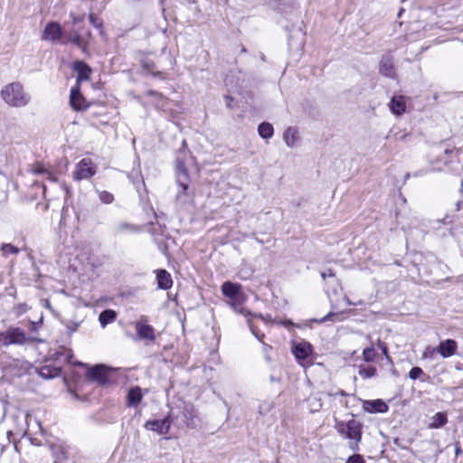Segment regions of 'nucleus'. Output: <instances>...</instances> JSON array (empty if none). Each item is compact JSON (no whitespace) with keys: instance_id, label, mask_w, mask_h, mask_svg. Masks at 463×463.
Here are the masks:
<instances>
[{"instance_id":"13","label":"nucleus","mask_w":463,"mask_h":463,"mask_svg":"<svg viewBox=\"0 0 463 463\" xmlns=\"http://www.w3.org/2000/svg\"><path fill=\"white\" fill-rule=\"evenodd\" d=\"M390 110L396 116H401L406 111V98L402 95H395L389 103Z\"/></svg>"},{"instance_id":"11","label":"nucleus","mask_w":463,"mask_h":463,"mask_svg":"<svg viewBox=\"0 0 463 463\" xmlns=\"http://www.w3.org/2000/svg\"><path fill=\"white\" fill-rule=\"evenodd\" d=\"M61 33L62 30L60 24L52 22L45 26L43 39L51 42H58L61 39Z\"/></svg>"},{"instance_id":"42","label":"nucleus","mask_w":463,"mask_h":463,"mask_svg":"<svg viewBox=\"0 0 463 463\" xmlns=\"http://www.w3.org/2000/svg\"><path fill=\"white\" fill-rule=\"evenodd\" d=\"M42 323H43V317L40 318V320L38 322H30V329L32 331H36Z\"/></svg>"},{"instance_id":"28","label":"nucleus","mask_w":463,"mask_h":463,"mask_svg":"<svg viewBox=\"0 0 463 463\" xmlns=\"http://www.w3.org/2000/svg\"><path fill=\"white\" fill-rule=\"evenodd\" d=\"M423 375H425L423 370L418 366L412 367L409 372V378L411 380L420 379Z\"/></svg>"},{"instance_id":"9","label":"nucleus","mask_w":463,"mask_h":463,"mask_svg":"<svg viewBox=\"0 0 463 463\" xmlns=\"http://www.w3.org/2000/svg\"><path fill=\"white\" fill-rule=\"evenodd\" d=\"M458 349V344L453 339L441 341L433 352L439 353L443 358H449L454 355Z\"/></svg>"},{"instance_id":"54","label":"nucleus","mask_w":463,"mask_h":463,"mask_svg":"<svg viewBox=\"0 0 463 463\" xmlns=\"http://www.w3.org/2000/svg\"><path fill=\"white\" fill-rule=\"evenodd\" d=\"M460 192L463 193V179H462L461 184H460Z\"/></svg>"},{"instance_id":"48","label":"nucleus","mask_w":463,"mask_h":463,"mask_svg":"<svg viewBox=\"0 0 463 463\" xmlns=\"http://www.w3.org/2000/svg\"><path fill=\"white\" fill-rule=\"evenodd\" d=\"M336 394H339V395H341V396H347V393H346L345 391H343V390H340V391H339L338 392H336L335 394H331V393H330L329 395H330V396H334V395H336Z\"/></svg>"},{"instance_id":"33","label":"nucleus","mask_w":463,"mask_h":463,"mask_svg":"<svg viewBox=\"0 0 463 463\" xmlns=\"http://www.w3.org/2000/svg\"><path fill=\"white\" fill-rule=\"evenodd\" d=\"M177 171H178V176H180L182 180L187 179V171L183 163L178 162Z\"/></svg>"},{"instance_id":"10","label":"nucleus","mask_w":463,"mask_h":463,"mask_svg":"<svg viewBox=\"0 0 463 463\" xmlns=\"http://www.w3.org/2000/svg\"><path fill=\"white\" fill-rule=\"evenodd\" d=\"M171 422L168 418L148 420L145 424L146 430L156 431L158 434H166L170 429Z\"/></svg>"},{"instance_id":"19","label":"nucleus","mask_w":463,"mask_h":463,"mask_svg":"<svg viewBox=\"0 0 463 463\" xmlns=\"http://www.w3.org/2000/svg\"><path fill=\"white\" fill-rule=\"evenodd\" d=\"M143 398L142 391L139 387L136 386L129 390L127 400L128 405L134 407L138 405Z\"/></svg>"},{"instance_id":"44","label":"nucleus","mask_w":463,"mask_h":463,"mask_svg":"<svg viewBox=\"0 0 463 463\" xmlns=\"http://www.w3.org/2000/svg\"><path fill=\"white\" fill-rule=\"evenodd\" d=\"M90 21L96 27L100 25V24L98 23L97 18L93 14H90Z\"/></svg>"},{"instance_id":"29","label":"nucleus","mask_w":463,"mask_h":463,"mask_svg":"<svg viewBox=\"0 0 463 463\" xmlns=\"http://www.w3.org/2000/svg\"><path fill=\"white\" fill-rule=\"evenodd\" d=\"M99 198L104 203H111L114 201V196L112 194L107 191H99Z\"/></svg>"},{"instance_id":"36","label":"nucleus","mask_w":463,"mask_h":463,"mask_svg":"<svg viewBox=\"0 0 463 463\" xmlns=\"http://www.w3.org/2000/svg\"><path fill=\"white\" fill-rule=\"evenodd\" d=\"M70 41L74 43L76 46L80 47V48H82L84 50V47H83V41L81 39V37L80 36V34H75L73 36H71L70 38Z\"/></svg>"},{"instance_id":"24","label":"nucleus","mask_w":463,"mask_h":463,"mask_svg":"<svg viewBox=\"0 0 463 463\" xmlns=\"http://www.w3.org/2000/svg\"><path fill=\"white\" fill-rule=\"evenodd\" d=\"M259 135L265 139L270 138L274 134L273 126L268 122H262L258 127Z\"/></svg>"},{"instance_id":"45","label":"nucleus","mask_w":463,"mask_h":463,"mask_svg":"<svg viewBox=\"0 0 463 463\" xmlns=\"http://www.w3.org/2000/svg\"><path fill=\"white\" fill-rule=\"evenodd\" d=\"M455 454H456V457L462 454V449H461V447H460V444L458 441L455 443Z\"/></svg>"},{"instance_id":"39","label":"nucleus","mask_w":463,"mask_h":463,"mask_svg":"<svg viewBox=\"0 0 463 463\" xmlns=\"http://www.w3.org/2000/svg\"><path fill=\"white\" fill-rule=\"evenodd\" d=\"M49 369L48 367H43L41 370H40V374L44 377V378H51L52 376H54V374H50L49 373ZM58 374V370L55 369V375Z\"/></svg>"},{"instance_id":"38","label":"nucleus","mask_w":463,"mask_h":463,"mask_svg":"<svg viewBox=\"0 0 463 463\" xmlns=\"http://www.w3.org/2000/svg\"><path fill=\"white\" fill-rule=\"evenodd\" d=\"M336 314L334 313V312H329L327 315H326L324 317H322L321 319H312L311 321H314V322H317V323H324L326 321H329V320H332V317H335Z\"/></svg>"},{"instance_id":"46","label":"nucleus","mask_w":463,"mask_h":463,"mask_svg":"<svg viewBox=\"0 0 463 463\" xmlns=\"http://www.w3.org/2000/svg\"><path fill=\"white\" fill-rule=\"evenodd\" d=\"M250 86V80L249 79H243L242 80V84L241 86H239V87L242 88V89H248Z\"/></svg>"},{"instance_id":"49","label":"nucleus","mask_w":463,"mask_h":463,"mask_svg":"<svg viewBox=\"0 0 463 463\" xmlns=\"http://www.w3.org/2000/svg\"><path fill=\"white\" fill-rule=\"evenodd\" d=\"M461 203H462V202H460V201H458V202L456 203V208H457V210H458V211H459V210H460Z\"/></svg>"},{"instance_id":"41","label":"nucleus","mask_w":463,"mask_h":463,"mask_svg":"<svg viewBox=\"0 0 463 463\" xmlns=\"http://www.w3.org/2000/svg\"><path fill=\"white\" fill-rule=\"evenodd\" d=\"M378 346L382 350L383 354L386 356V358L388 360H390V356L388 354V348H387L386 345L379 340L378 341Z\"/></svg>"},{"instance_id":"40","label":"nucleus","mask_w":463,"mask_h":463,"mask_svg":"<svg viewBox=\"0 0 463 463\" xmlns=\"http://www.w3.org/2000/svg\"><path fill=\"white\" fill-rule=\"evenodd\" d=\"M146 95L147 96H156L160 99V100L162 101V104H161V107H164L165 106V98L162 94L158 93L157 91H155V90H148L146 92Z\"/></svg>"},{"instance_id":"47","label":"nucleus","mask_w":463,"mask_h":463,"mask_svg":"<svg viewBox=\"0 0 463 463\" xmlns=\"http://www.w3.org/2000/svg\"><path fill=\"white\" fill-rule=\"evenodd\" d=\"M280 323L285 326H295V324H293L290 320L281 321Z\"/></svg>"},{"instance_id":"22","label":"nucleus","mask_w":463,"mask_h":463,"mask_svg":"<svg viewBox=\"0 0 463 463\" xmlns=\"http://www.w3.org/2000/svg\"><path fill=\"white\" fill-rule=\"evenodd\" d=\"M358 374L364 380L370 379L376 376L377 369L374 366L360 364L358 366Z\"/></svg>"},{"instance_id":"51","label":"nucleus","mask_w":463,"mask_h":463,"mask_svg":"<svg viewBox=\"0 0 463 463\" xmlns=\"http://www.w3.org/2000/svg\"><path fill=\"white\" fill-rule=\"evenodd\" d=\"M444 153H445L446 155L452 154V153H453V149H446V150L444 151Z\"/></svg>"},{"instance_id":"34","label":"nucleus","mask_w":463,"mask_h":463,"mask_svg":"<svg viewBox=\"0 0 463 463\" xmlns=\"http://www.w3.org/2000/svg\"><path fill=\"white\" fill-rule=\"evenodd\" d=\"M345 463H365V461L360 454H354L347 458Z\"/></svg>"},{"instance_id":"35","label":"nucleus","mask_w":463,"mask_h":463,"mask_svg":"<svg viewBox=\"0 0 463 463\" xmlns=\"http://www.w3.org/2000/svg\"><path fill=\"white\" fill-rule=\"evenodd\" d=\"M224 296L232 298V281H226L222 288Z\"/></svg>"},{"instance_id":"37","label":"nucleus","mask_w":463,"mask_h":463,"mask_svg":"<svg viewBox=\"0 0 463 463\" xmlns=\"http://www.w3.org/2000/svg\"><path fill=\"white\" fill-rule=\"evenodd\" d=\"M79 327V323L74 321H69L66 324V328L70 334L75 332Z\"/></svg>"},{"instance_id":"1","label":"nucleus","mask_w":463,"mask_h":463,"mask_svg":"<svg viewBox=\"0 0 463 463\" xmlns=\"http://www.w3.org/2000/svg\"><path fill=\"white\" fill-rule=\"evenodd\" d=\"M0 94L2 99L13 108H24L31 101L30 95L24 90V86L17 81L4 86Z\"/></svg>"},{"instance_id":"57","label":"nucleus","mask_w":463,"mask_h":463,"mask_svg":"<svg viewBox=\"0 0 463 463\" xmlns=\"http://www.w3.org/2000/svg\"><path fill=\"white\" fill-rule=\"evenodd\" d=\"M260 413H262V407L260 408Z\"/></svg>"},{"instance_id":"14","label":"nucleus","mask_w":463,"mask_h":463,"mask_svg":"<svg viewBox=\"0 0 463 463\" xmlns=\"http://www.w3.org/2000/svg\"><path fill=\"white\" fill-rule=\"evenodd\" d=\"M363 408L365 411L370 413H383L388 411V405L380 399L373 401H364Z\"/></svg>"},{"instance_id":"55","label":"nucleus","mask_w":463,"mask_h":463,"mask_svg":"<svg viewBox=\"0 0 463 463\" xmlns=\"http://www.w3.org/2000/svg\"><path fill=\"white\" fill-rule=\"evenodd\" d=\"M241 52H246V50H245V48H244V47H242V48H241Z\"/></svg>"},{"instance_id":"31","label":"nucleus","mask_w":463,"mask_h":463,"mask_svg":"<svg viewBox=\"0 0 463 463\" xmlns=\"http://www.w3.org/2000/svg\"><path fill=\"white\" fill-rule=\"evenodd\" d=\"M2 251L4 255L16 254L18 253V249L11 244H5L2 247Z\"/></svg>"},{"instance_id":"7","label":"nucleus","mask_w":463,"mask_h":463,"mask_svg":"<svg viewBox=\"0 0 463 463\" xmlns=\"http://www.w3.org/2000/svg\"><path fill=\"white\" fill-rule=\"evenodd\" d=\"M312 353L313 345L306 340H302L292 346V354L298 362L306 360Z\"/></svg>"},{"instance_id":"17","label":"nucleus","mask_w":463,"mask_h":463,"mask_svg":"<svg viewBox=\"0 0 463 463\" xmlns=\"http://www.w3.org/2000/svg\"><path fill=\"white\" fill-rule=\"evenodd\" d=\"M380 73L388 78L395 77V70L393 67V63L392 58L390 56H384L382 58L380 61Z\"/></svg>"},{"instance_id":"27","label":"nucleus","mask_w":463,"mask_h":463,"mask_svg":"<svg viewBox=\"0 0 463 463\" xmlns=\"http://www.w3.org/2000/svg\"><path fill=\"white\" fill-rule=\"evenodd\" d=\"M363 359L367 362V363H371V362H373L376 355H377V353L375 351V349L373 347V346H370V347H366L363 350Z\"/></svg>"},{"instance_id":"52","label":"nucleus","mask_w":463,"mask_h":463,"mask_svg":"<svg viewBox=\"0 0 463 463\" xmlns=\"http://www.w3.org/2000/svg\"><path fill=\"white\" fill-rule=\"evenodd\" d=\"M80 21H82V18H77V17H75V18L73 19V22H74L75 24H76V23H78V22H80Z\"/></svg>"},{"instance_id":"20","label":"nucleus","mask_w":463,"mask_h":463,"mask_svg":"<svg viewBox=\"0 0 463 463\" xmlns=\"http://www.w3.org/2000/svg\"><path fill=\"white\" fill-rule=\"evenodd\" d=\"M117 318V313L112 309H106L99 314V320L104 328L108 324L114 322Z\"/></svg>"},{"instance_id":"4","label":"nucleus","mask_w":463,"mask_h":463,"mask_svg":"<svg viewBox=\"0 0 463 463\" xmlns=\"http://www.w3.org/2000/svg\"><path fill=\"white\" fill-rule=\"evenodd\" d=\"M97 172V169L90 158L81 159L77 165L76 169L73 172V179L80 181L83 179H90Z\"/></svg>"},{"instance_id":"16","label":"nucleus","mask_w":463,"mask_h":463,"mask_svg":"<svg viewBox=\"0 0 463 463\" xmlns=\"http://www.w3.org/2000/svg\"><path fill=\"white\" fill-rule=\"evenodd\" d=\"M115 234L138 233L141 227L129 222H119L113 227Z\"/></svg>"},{"instance_id":"15","label":"nucleus","mask_w":463,"mask_h":463,"mask_svg":"<svg viewBox=\"0 0 463 463\" xmlns=\"http://www.w3.org/2000/svg\"><path fill=\"white\" fill-rule=\"evenodd\" d=\"M73 68L78 73L77 85H79L81 81L89 80L91 69L85 62L77 61L74 62Z\"/></svg>"},{"instance_id":"53","label":"nucleus","mask_w":463,"mask_h":463,"mask_svg":"<svg viewBox=\"0 0 463 463\" xmlns=\"http://www.w3.org/2000/svg\"><path fill=\"white\" fill-rule=\"evenodd\" d=\"M321 406H322V404L320 402H317L315 410L317 411Z\"/></svg>"},{"instance_id":"12","label":"nucleus","mask_w":463,"mask_h":463,"mask_svg":"<svg viewBox=\"0 0 463 463\" xmlns=\"http://www.w3.org/2000/svg\"><path fill=\"white\" fill-rule=\"evenodd\" d=\"M88 378L104 384L108 381V374L104 365H96L91 367L87 372Z\"/></svg>"},{"instance_id":"43","label":"nucleus","mask_w":463,"mask_h":463,"mask_svg":"<svg viewBox=\"0 0 463 463\" xmlns=\"http://www.w3.org/2000/svg\"><path fill=\"white\" fill-rule=\"evenodd\" d=\"M335 276V273L331 270V269H328V270H326V271H323L321 273V277L325 279L327 277H334Z\"/></svg>"},{"instance_id":"21","label":"nucleus","mask_w":463,"mask_h":463,"mask_svg":"<svg viewBox=\"0 0 463 463\" xmlns=\"http://www.w3.org/2000/svg\"><path fill=\"white\" fill-rule=\"evenodd\" d=\"M185 180H182L180 176H177V183L180 187V190L176 194V201L181 203H186L187 200V190L188 184L184 182Z\"/></svg>"},{"instance_id":"5","label":"nucleus","mask_w":463,"mask_h":463,"mask_svg":"<svg viewBox=\"0 0 463 463\" xmlns=\"http://www.w3.org/2000/svg\"><path fill=\"white\" fill-rule=\"evenodd\" d=\"M248 296V293L242 290L240 284L233 283V310L245 317H256V315H253L249 309L240 307L244 301H246Z\"/></svg>"},{"instance_id":"23","label":"nucleus","mask_w":463,"mask_h":463,"mask_svg":"<svg viewBox=\"0 0 463 463\" xmlns=\"http://www.w3.org/2000/svg\"><path fill=\"white\" fill-rule=\"evenodd\" d=\"M283 138L288 146L293 147L298 140V131L294 128H288L284 132Z\"/></svg>"},{"instance_id":"18","label":"nucleus","mask_w":463,"mask_h":463,"mask_svg":"<svg viewBox=\"0 0 463 463\" xmlns=\"http://www.w3.org/2000/svg\"><path fill=\"white\" fill-rule=\"evenodd\" d=\"M156 280L158 288L161 289H169L173 285L172 277L165 269L157 270Z\"/></svg>"},{"instance_id":"3","label":"nucleus","mask_w":463,"mask_h":463,"mask_svg":"<svg viewBox=\"0 0 463 463\" xmlns=\"http://www.w3.org/2000/svg\"><path fill=\"white\" fill-rule=\"evenodd\" d=\"M29 337L19 327H11L5 332L0 333V346H7L10 345H24Z\"/></svg>"},{"instance_id":"6","label":"nucleus","mask_w":463,"mask_h":463,"mask_svg":"<svg viewBox=\"0 0 463 463\" xmlns=\"http://www.w3.org/2000/svg\"><path fill=\"white\" fill-rule=\"evenodd\" d=\"M135 328L140 339L154 341L156 339L155 329L147 324V318L141 317L135 324Z\"/></svg>"},{"instance_id":"30","label":"nucleus","mask_w":463,"mask_h":463,"mask_svg":"<svg viewBox=\"0 0 463 463\" xmlns=\"http://www.w3.org/2000/svg\"><path fill=\"white\" fill-rule=\"evenodd\" d=\"M248 324L250 326V329L252 333V335L260 342H263V339L265 337V335L261 333L260 330L257 329V327L252 324L250 319H248Z\"/></svg>"},{"instance_id":"2","label":"nucleus","mask_w":463,"mask_h":463,"mask_svg":"<svg viewBox=\"0 0 463 463\" xmlns=\"http://www.w3.org/2000/svg\"><path fill=\"white\" fill-rule=\"evenodd\" d=\"M335 429L340 435L349 439V448L352 451L359 450V443L362 439V424L360 421L354 419L346 422L338 421L335 424Z\"/></svg>"},{"instance_id":"8","label":"nucleus","mask_w":463,"mask_h":463,"mask_svg":"<svg viewBox=\"0 0 463 463\" xmlns=\"http://www.w3.org/2000/svg\"><path fill=\"white\" fill-rule=\"evenodd\" d=\"M70 104L71 107L77 111L85 110L88 108V104L80 91L79 85H76L71 90Z\"/></svg>"},{"instance_id":"56","label":"nucleus","mask_w":463,"mask_h":463,"mask_svg":"<svg viewBox=\"0 0 463 463\" xmlns=\"http://www.w3.org/2000/svg\"><path fill=\"white\" fill-rule=\"evenodd\" d=\"M265 410H267V411L269 410V404L267 405V408Z\"/></svg>"},{"instance_id":"32","label":"nucleus","mask_w":463,"mask_h":463,"mask_svg":"<svg viewBox=\"0 0 463 463\" xmlns=\"http://www.w3.org/2000/svg\"><path fill=\"white\" fill-rule=\"evenodd\" d=\"M143 67L150 73H152L154 76H159L161 79H165V77L163 76V73L160 72V71H157V72H154L153 71V64L150 63V62H146V61H144L143 62Z\"/></svg>"},{"instance_id":"25","label":"nucleus","mask_w":463,"mask_h":463,"mask_svg":"<svg viewBox=\"0 0 463 463\" xmlns=\"http://www.w3.org/2000/svg\"><path fill=\"white\" fill-rule=\"evenodd\" d=\"M448 422L447 415L443 412H437L431 419L430 428L439 429L443 427Z\"/></svg>"},{"instance_id":"50","label":"nucleus","mask_w":463,"mask_h":463,"mask_svg":"<svg viewBox=\"0 0 463 463\" xmlns=\"http://www.w3.org/2000/svg\"><path fill=\"white\" fill-rule=\"evenodd\" d=\"M263 348H264V351L267 352L268 350L271 349V346L264 344Z\"/></svg>"},{"instance_id":"26","label":"nucleus","mask_w":463,"mask_h":463,"mask_svg":"<svg viewBox=\"0 0 463 463\" xmlns=\"http://www.w3.org/2000/svg\"><path fill=\"white\" fill-rule=\"evenodd\" d=\"M33 171L34 174H37V175L46 174L47 178L52 182H55L57 179L56 176L51 171H49L47 168H45L42 165H36L33 167Z\"/></svg>"}]
</instances>
